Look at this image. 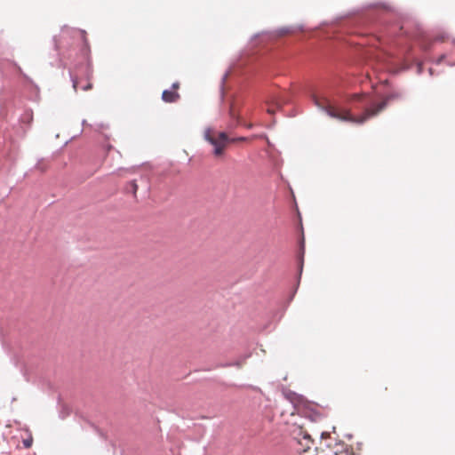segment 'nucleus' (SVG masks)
Returning a JSON list of instances; mask_svg holds the SVG:
<instances>
[{"mask_svg": "<svg viewBox=\"0 0 455 455\" xmlns=\"http://www.w3.org/2000/svg\"><path fill=\"white\" fill-rule=\"evenodd\" d=\"M428 72H429V75H430V76H433V75H434L433 68H430L428 69Z\"/></svg>", "mask_w": 455, "mask_h": 455, "instance_id": "nucleus-23", "label": "nucleus"}, {"mask_svg": "<svg viewBox=\"0 0 455 455\" xmlns=\"http://www.w3.org/2000/svg\"><path fill=\"white\" fill-rule=\"evenodd\" d=\"M423 71V66L421 63H419L418 66H417V72L419 75H420Z\"/></svg>", "mask_w": 455, "mask_h": 455, "instance_id": "nucleus-19", "label": "nucleus"}, {"mask_svg": "<svg viewBox=\"0 0 455 455\" xmlns=\"http://www.w3.org/2000/svg\"><path fill=\"white\" fill-rule=\"evenodd\" d=\"M33 116L34 115L31 108H26L21 114L20 117V122L21 124L26 126L24 128L25 131L30 128L31 124L33 122Z\"/></svg>", "mask_w": 455, "mask_h": 455, "instance_id": "nucleus-5", "label": "nucleus"}, {"mask_svg": "<svg viewBox=\"0 0 455 455\" xmlns=\"http://www.w3.org/2000/svg\"><path fill=\"white\" fill-rule=\"evenodd\" d=\"M303 398L302 395H298V399L301 400Z\"/></svg>", "mask_w": 455, "mask_h": 455, "instance_id": "nucleus-27", "label": "nucleus"}, {"mask_svg": "<svg viewBox=\"0 0 455 455\" xmlns=\"http://www.w3.org/2000/svg\"><path fill=\"white\" fill-rule=\"evenodd\" d=\"M292 31L291 27H283L277 30L278 36H284Z\"/></svg>", "mask_w": 455, "mask_h": 455, "instance_id": "nucleus-13", "label": "nucleus"}, {"mask_svg": "<svg viewBox=\"0 0 455 455\" xmlns=\"http://www.w3.org/2000/svg\"><path fill=\"white\" fill-rule=\"evenodd\" d=\"M139 188V185L136 180H131L128 182L124 188L126 193H132L134 196H136V192Z\"/></svg>", "mask_w": 455, "mask_h": 455, "instance_id": "nucleus-8", "label": "nucleus"}, {"mask_svg": "<svg viewBox=\"0 0 455 455\" xmlns=\"http://www.w3.org/2000/svg\"><path fill=\"white\" fill-rule=\"evenodd\" d=\"M275 104L280 108L283 104H287L291 101L290 94L282 93L275 98Z\"/></svg>", "mask_w": 455, "mask_h": 455, "instance_id": "nucleus-7", "label": "nucleus"}, {"mask_svg": "<svg viewBox=\"0 0 455 455\" xmlns=\"http://www.w3.org/2000/svg\"><path fill=\"white\" fill-rule=\"evenodd\" d=\"M228 74H229V71H226L222 77H221V80H220V98L221 100H223L224 98V90H225V83H226V80L228 76Z\"/></svg>", "mask_w": 455, "mask_h": 455, "instance_id": "nucleus-9", "label": "nucleus"}, {"mask_svg": "<svg viewBox=\"0 0 455 455\" xmlns=\"http://www.w3.org/2000/svg\"><path fill=\"white\" fill-rule=\"evenodd\" d=\"M247 357H249V355H244L242 359H239V360H236L234 362H230V363H226L220 364V366H221V367H230V366L240 367L243 363V361H244Z\"/></svg>", "mask_w": 455, "mask_h": 455, "instance_id": "nucleus-10", "label": "nucleus"}, {"mask_svg": "<svg viewBox=\"0 0 455 455\" xmlns=\"http://www.w3.org/2000/svg\"><path fill=\"white\" fill-rule=\"evenodd\" d=\"M146 191H148L149 188L146 185V187L144 188Z\"/></svg>", "mask_w": 455, "mask_h": 455, "instance_id": "nucleus-28", "label": "nucleus"}, {"mask_svg": "<svg viewBox=\"0 0 455 455\" xmlns=\"http://www.w3.org/2000/svg\"><path fill=\"white\" fill-rule=\"evenodd\" d=\"M85 124H86V121H85V120H83L82 124H83V125H85Z\"/></svg>", "mask_w": 455, "mask_h": 455, "instance_id": "nucleus-29", "label": "nucleus"}, {"mask_svg": "<svg viewBox=\"0 0 455 455\" xmlns=\"http://www.w3.org/2000/svg\"><path fill=\"white\" fill-rule=\"evenodd\" d=\"M71 33L72 35H79L82 41H83V46L80 50L81 54L83 55L84 59L86 60L87 65H90V46L88 40L86 38V32L84 29H75V28H69L67 26H64L61 29V37H64L66 34Z\"/></svg>", "mask_w": 455, "mask_h": 455, "instance_id": "nucleus-2", "label": "nucleus"}, {"mask_svg": "<svg viewBox=\"0 0 455 455\" xmlns=\"http://www.w3.org/2000/svg\"><path fill=\"white\" fill-rule=\"evenodd\" d=\"M347 439H351L353 437V435L351 434H347L345 435Z\"/></svg>", "mask_w": 455, "mask_h": 455, "instance_id": "nucleus-24", "label": "nucleus"}, {"mask_svg": "<svg viewBox=\"0 0 455 455\" xmlns=\"http://www.w3.org/2000/svg\"><path fill=\"white\" fill-rule=\"evenodd\" d=\"M246 140L245 137H237V138H234V139H231L230 140V142H235V141H244Z\"/></svg>", "mask_w": 455, "mask_h": 455, "instance_id": "nucleus-17", "label": "nucleus"}, {"mask_svg": "<svg viewBox=\"0 0 455 455\" xmlns=\"http://www.w3.org/2000/svg\"><path fill=\"white\" fill-rule=\"evenodd\" d=\"M447 65H449L451 67H454L455 66V62H448Z\"/></svg>", "mask_w": 455, "mask_h": 455, "instance_id": "nucleus-25", "label": "nucleus"}, {"mask_svg": "<svg viewBox=\"0 0 455 455\" xmlns=\"http://www.w3.org/2000/svg\"><path fill=\"white\" fill-rule=\"evenodd\" d=\"M52 42H53V46H54V50H58L59 48V45H58V40H57V36H54L52 37Z\"/></svg>", "mask_w": 455, "mask_h": 455, "instance_id": "nucleus-16", "label": "nucleus"}, {"mask_svg": "<svg viewBox=\"0 0 455 455\" xmlns=\"http://www.w3.org/2000/svg\"><path fill=\"white\" fill-rule=\"evenodd\" d=\"M211 129L207 128L204 132V139L206 141H208L211 145L214 147L213 154L215 156H220L223 153V145L219 142V140L211 136Z\"/></svg>", "mask_w": 455, "mask_h": 455, "instance_id": "nucleus-4", "label": "nucleus"}, {"mask_svg": "<svg viewBox=\"0 0 455 455\" xmlns=\"http://www.w3.org/2000/svg\"><path fill=\"white\" fill-rule=\"evenodd\" d=\"M402 98H403V92H393L384 100L375 104L372 102L371 98L366 94H352L346 98V103L355 108H365L363 115L355 116L351 114L350 109L338 103H332L327 97H323L321 100L315 94H311L314 105L320 111L326 113L331 118L357 124H362L369 118L377 116L387 107L389 100Z\"/></svg>", "mask_w": 455, "mask_h": 455, "instance_id": "nucleus-1", "label": "nucleus"}, {"mask_svg": "<svg viewBox=\"0 0 455 455\" xmlns=\"http://www.w3.org/2000/svg\"><path fill=\"white\" fill-rule=\"evenodd\" d=\"M377 6H381L385 10L392 11V8L387 3H374V4H371L368 7L373 8V7H377Z\"/></svg>", "mask_w": 455, "mask_h": 455, "instance_id": "nucleus-12", "label": "nucleus"}, {"mask_svg": "<svg viewBox=\"0 0 455 455\" xmlns=\"http://www.w3.org/2000/svg\"><path fill=\"white\" fill-rule=\"evenodd\" d=\"M68 413H67V415H68ZM60 417H61L62 419H64V418L66 417V414H63V411H61V412H60Z\"/></svg>", "mask_w": 455, "mask_h": 455, "instance_id": "nucleus-26", "label": "nucleus"}, {"mask_svg": "<svg viewBox=\"0 0 455 455\" xmlns=\"http://www.w3.org/2000/svg\"><path fill=\"white\" fill-rule=\"evenodd\" d=\"M299 30H303V26H299Z\"/></svg>", "mask_w": 455, "mask_h": 455, "instance_id": "nucleus-30", "label": "nucleus"}, {"mask_svg": "<svg viewBox=\"0 0 455 455\" xmlns=\"http://www.w3.org/2000/svg\"><path fill=\"white\" fill-rule=\"evenodd\" d=\"M180 84L178 82H175L172 85V89H177L179 87Z\"/></svg>", "mask_w": 455, "mask_h": 455, "instance_id": "nucleus-21", "label": "nucleus"}, {"mask_svg": "<svg viewBox=\"0 0 455 455\" xmlns=\"http://www.w3.org/2000/svg\"><path fill=\"white\" fill-rule=\"evenodd\" d=\"M230 138L228 137V135L227 134V132H220L219 133V142L221 143L223 145V148L225 147V145L227 143H229L230 142Z\"/></svg>", "mask_w": 455, "mask_h": 455, "instance_id": "nucleus-11", "label": "nucleus"}, {"mask_svg": "<svg viewBox=\"0 0 455 455\" xmlns=\"http://www.w3.org/2000/svg\"><path fill=\"white\" fill-rule=\"evenodd\" d=\"M92 87V84H87L84 87V91H87L88 89H90Z\"/></svg>", "mask_w": 455, "mask_h": 455, "instance_id": "nucleus-22", "label": "nucleus"}, {"mask_svg": "<svg viewBox=\"0 0 455 455\" xmlns=\"http://www.w3.org/2000/svg\"><path fill=\"white\" fill-rule=\"evenodd\" d=\"M445 58H446V55H445V54H442V55H440V56L436 59V60H435V64H437V65L441 64V63L443 61V60H444Z\"/></svg>", "mask_w": 455, "mask_h": 455, "instance_id": "nucleus-15", "label": "nucleus"}, {"mask_svg": "<svg viewBox=\"0 0 455 455\" xmlns=\"http://www.w3.org/2000/svg\"><path fill=\"white\" fill-rule=\"evenodd\" d=\"M179 99H180V94L177 92L172 91L171 89H165V90H164V92L162 93L163 101L167 102V103H173V102L177 101Z\"/></svg>", "mask_w": 455, "mask_h": 455, "instance_id": "nucleus-6", "label": "nucleus"}, {"mask_svg": "<svg viewBox=\"0 0 455 455\" xmlns=\"http://www.w3.org/2000/svg\"><path fill=\"white\" fill-rule=\"evenodd\" d=\"M315 414H318V412H316V411H314V410H311Z\"/></svg>", "mask_w": 455, "mask_h": 455, "instance_id": "nucleus-31", "label": "nucleus"}, {"mask_svg": "<svg viewBox=\"0 0 455 455\" xmlns=\"http://www.w3.org/2000/svg\"><path fill=\"white\" fill-rule=\"evenodd\" d=\"M23 444H24V446H25L26 448H28V447H30V446H31V444H32V440H28V439L24 440Z\"/></svg>", "mask_w": 455, "mask_h": 455, "instance_id": "nucleus-18", "label": "nucleus"}, {"mask_svg": "<svg viewBox=\"0 0 455 455\" xmlns=\"http://www.w3.org/2000/svg\"><path fill=\"white\" fill-rule=\"evenodd\" d=\"M259 35H260V33H256V34L252 35L251 37V40L256 39L257 37L259 36Z\"/></svg>", "mask_w": 455, "mask_h": 455, "instance_id": "nucleus-20", "label": "nucleus"}, {"mask_svg": "<svg viewBox=\"0 0 455 455\" xmlns=\"http://www.w3.org/2000/svg\"><path fill=\"white\" fill-rule=\"evenodd\" d=\"M70 79L72 81V85H73V88L75 89V91H76V88H77V80L76 78L72 75V73L70 72Z\"/></svg>", "mask_w": 455, "mask_h": 455, "instance_id": "nucleus-14", "label": "nucleus"}, {"mask_svg": "<svg viewBox=\"0 0 455 455\" xmlns=\"http://www.w3.org/2000/svg\"><path fill=\"white\" fill-rule=\"evenodd\" d=\"M304 255H305V237H304V233H303V228H301V237L299 239V251H298V254H297V264H298V278H297V284H296V287L294 289V291H292L291 297H290V299L289 301H291L297 290H298V287L299 285V282H300V278H301V275H302V271H303V267H304Z\"/></svg>", "mask_w": 455, "mask_h": 455, "instance_id": "nucleus-3", "label": "nucleus"}]
</instances>
